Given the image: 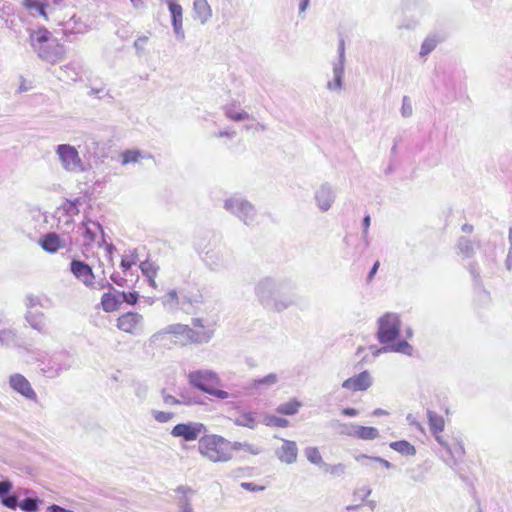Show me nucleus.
<instances>
[{
	"instance_id": "f257e3e1",
	"label": "nucleus",
	"mask_w": 512,
	"mask_h": 512,
	"mask_svg": "<svg viewBox=\"0 0 512 512\" xmlns=\"http://www.w3.org/2000/svg\"><path fill=\"white\" fill-rule=\"evenodd\" d=\"M259 303L268 311L282 312L295 304L292 293L285 292V284L273 277L261 278L254 287Z\"/></svg>"
},
{
	"instance_id": "f03ea898",
	"label": "nucleus",
	"mask_w": 512,
	"mask_h": 512,
	"mask_svg": "<svg viewBox=\"0 0 512 512\" xmlns=\"http://www.w3.org/2000/svg\"><path fill=\"white\" fill-rule=\"evenodd\" d=\"M377 339L384 346L377 350L379 353H402L408 356L412 355L413 348L406 340H395L400 335L401 322L400 318L395 313H386L381 316L377 321Z\"/></svg>"
},
{
	"instance_id": "7ed1b4c3",
	"label": "nucleus",
	"mask_w": 512,
	"mask_h": 512,
	"mask_svg": "<svg viewBox=\"0 0 512 512\" xmlns=\"http://www.w3.org/2000/svg\"><path fill=\"white\" fill-rule=\"evenodd\" d=\"M29 43L40 59L51 64L62 60L65 53L64 46L46 28L31 31Z\"/></svg>"
},
{
	"instance_id": "20e7f679",
	"label": "nucleus",
	"mask_w": 512,
	"mask_h": 512,
	"mask_svg": "<svg viewBox=\"0 0 512 512\" xmlns=\"http://www.w3.org/2000/svg\"><path fill=\"white\" fill-rule=\"evenodd\" d=\"M199 453L211 462H228L233 458L231 442L219 435H205L199 439Z\"/></svg>"
},
{
	"instance_id": "39448f33",
	"label": "nucleus",
	"mask_w": 512,
	"mask_h": 512,
	"mask_svg": "<svg viewBox=\"0 0 512 512\" xmlns=\"http://www.w3.org/2000/svg\"><path fill=\"white\" fill-rule=\"evenodd\" d=\"M13 483L9 479L0 481V503L3 507L15 510L19 507L23 512H38L42 502L36 497H27L19 501V497L12 493Z\"/></svg>"
},
{
	"instance_id": "423d86ee",
	"label": "nucleus",
	"mask_w": 512,
	"mask_h": 512,
	"mask_svg": "<svg viewBox=\"0 0 512 512\" xmlns=\"http://www.w3.org/2000/svg\"><path fill=\"white\" fill-rule=\"evenodd\" d=\"M224 209L237 217L247 226L257 224V211L255 206L239 195H233L224 202Z\"/></svg>"
},
{
	"instance_id": "0eeeda50",
	"label": "nucleus",
	"mask_w": 512,
	"mask_h": 512,
	"mask_svg": "<svg viewBox=\"0 0 512 512\" xmlns=\"http://www.w3.org/2000/svg\"><path fill=\"white\" fill-rule=\"evenodd\" d=\"M76 364L74 356L67 351L54 353L47 361L40 363L41 373L49 379L59 377L63 372L70 370Z\"/></svg>"
},
{
	"instance_id": "6e6552de",
	"label": "nucleus",
	"mask_w": 512,
	"mask_h": 512,
	"mask_svg": "<svg viewBox=\"0 0 512 512\" xmlns=\"http://www.w3.org/2000/svg\"><path fill=\"white\" fill-rule=\"evenodd\" d=\"M55 154L62 169L68 173H82L86 167L75 146L59 144L55 147Z\"/></svg>"
},
{
	"instance_id": "1a4fd4ad",
	"label": "nucleus",
	"mask_w": 512,
	"mask_h": 512,
	"mask_svg": "<svg viewBox=\"0 0 512 512\" xmlns=\"http://www.w3.org/2000/svg\"><path fill=\"white\" fill-rule=\"evenodd\" d=\"M168 334L175 336L178 341L184 345L192 343V336L194 335L193 329L191 327L185 324L177 323L168 325L165 329L154 333L150 337L149 342L151 345L161 343L165 340Z\"/></svg>"
},
{
	"instance_id": "9d476101",
	"label": "nucleus",
	"mask_w": 512,
	"mask_h": 512,
	"mask_svg": "<svg viewBox=\"0 0 512 512\" xmlns=\"http://www.w3.org/2000/svg\"><path fill=\"white\" fill-rule=\"evenodd\" d=\"M199 255L208 270L215 273L226 271L230 267L228 257L217 247L199 251Z\"/></svg>"
},
{
	"instance_id": "9b49d317",
	"label": "nucleus",
	"mask_w": 512,
	"mask_h": 512,
	"mask_svg": "<svg viewBox=\"0 0 512 512\" xmlns=\"http://www.w3.org/2000/svg\"><path fill=\"white\" fill-rule=\"evenodd\" d=\"M189 384L204 392L207 393L208 390L215 385L220 383V378L218 374L209 369H199L194 370L188 373L187 375Z\"/></svg>"
},
{
	"instance_id": "f8f14e48",
	"label": "nucleus",
	"mask_w": 512,
	"mask_h": 512,
	"mask_svg": "<svg viewBox=\"0 0 512 512\" xmlns=\"http://www.w3.org/2000/svg\"><path fill=\"white\" fill-rule=\"evenodd\" d=\"M333 80L328 81L326 88L332 92H339L343 88L344 66H345V42L340 40L338 45V60L332 65Z\"/></svg>"
},
{
	"instance_id": "ddd939ff",
	"label": "nucleus",
	"mask_w": 512,
	"mask_h": 512,
	"mask_svg": "<svg viewBox=\"0 0 512 512\" xmlns=\"http://www.w3.org/2000/svg\"><path fill=\"white\" fill-rule=\"evenodd\" d=\"M206 431L205 425L200 422H187L175 425L171 430V435L182 438L186 442H192L197 440Z\"/></svg>"
},
{
	"instance_id": "4468645a",
	"label": "nucleus",
	"mask_w": 512,
	"mask_h": 512,
	"mask_svg": "<svg viewBox=\"0 0 512 512\" xmlns=\"http://www.w3.org/2000/svg\"><path fill=\"white\" fill-rule=\"evenodd\" d=\"M117 328L131 335H139L143 331L144 317L137 312H127L117 319Z\"/></svg>"
},
{
	"instance_id": "2eb2a0df",
	"label": "nucleus",
	"mask_w": 512,
	"mask_h": 512,
	"mask_svg": "<svg viewBox=\"0 0 512 512\" xmlns=\"http://www.w3.org/2000/svg\"><path fill=\"white\" fill-rule=\"evenodd\" d=\"M8 383L10 388L16 393L20 394L23 398L28 401L37 403V393L25 376L20 373L11 374L9 376Z\"/></svg>"
},
{
	"instance_id": "dca6fc26",
	"label": "nucleus",
	"mask_w": 512,
	"mask_h": 512,
	"mask_svg": "<svg viewBox=\"0 0 512 512\" xmlns=\"http://www.w3.org/2000/svg\"><path fill=\"white\" fill-rule=\"evenodd\" d=\"M314 199L319 210L327 212L335 202L336 191L331 184L322 183L315 191Z\"/></svg>"
},
{
	"instance_id": "f3484780",
	"label": "nucleus",
	"mask_w": 512,
	"mask_h": 512,
	"mask_svg": "<svg viewBox=\"0 0 512 512\" xmlns=\"http://www.w3.org/2000/svg\"><path fill=\"white\" fill-rule=\"evenodd\" d=\"M169 12L171 14V23L173 31L178 40L183 41L185 39V32L183 29V9L176 0H166Z\"/></svg>"
},
{
	"instance_id": "a211bd4d",
	"label": "nucleus",
	"mask_w": 512,
	"mask_h": 512,
	"mask_svg": "<svg viewBox=\"0 0 512 512\" xmlns=\"http://www.w3.org/2000/svg\"><path fill=\"white\" fill-rule=\"evenodd\" d=\"M176 503L179 512H195L193 509V498L196 491L187 485H180L175 489Z\"/></svg>"
},
{
	"instance_id": "6ab92c4d",
	"label": "nucleus",
	"mask_w": 512,
	"mask_h": 512,
	"mask_svg": "<svg viewBox=\"0 0 512 512\" xmlns=\"http://www.w3.org/2000/svg\"><path fill=\"white\" fill-rule=\"evenodd\" d=\"M70 271L85 286L92 285V280L95 279L92 268L81 260H72L70 263Z\"/></svg>"
},
{
	"instance_id": "aec40b11",
	"label": "nucleus",
	"mask_w": 512,
	"mask_h": 512,
	"mask_svg": "<svg viewBox=\"0 0 512 512\" xmlns=\"http://www.w3.org/2000/svg\"><path fill=\"white\" fill-rule=\"evenodd\" d=\"M372 385V378L368 371H363L342 383L344 389L357 392L365 391Z\"/></svg>"
},
{
	"instance_id": "412c9836",
	"label": "nucleus",
	"mask_w": 512,
	"mask_h": 512,
	"mask_svg": "<svg viewBox=\"0 0 512 512\" xmlns=\"http://www.w3.org/2000/svg\"><path fill=\"white\" fill-rule=\"evenodd\" d=\"M281 447L275 451L276 457L285 464H293L297 461L298 447L296 442L291 440L282 439Z\"/></svg>"
},
{
	"instance_id": "4be33fe9",
	"label": "nucleus",
	"mask_w": 512,
	"mask_h": 512,
	"mask_svg": "<svg viewBox=\"0 0 512 512\" xmlns=\"http://www.w3.org/2000/svg\"><path fill=\"white\" fill-rule=\"evenodd\" d=\"M426 414H427L428 425H429L430 431H431L432 435L435 437V440L440 445H446V441L444 440L443 436L441 435V433L443 432L444 427H445L444 418L430 409L427 410Z\"/></svg>"
},
{
	"instance_id": "5701e85b",
	"label": "nucleus",
	"mask_w": 512,
	"mask_h": 512,
	"mask_svg": "<svg viewBox=\"0 0 512 512\" xmlns=\"http://www.w3.org/2000/svg\"><path fill=\"white\" fill-rule=\"evenodd\" d=\"M17 343V330L9 324V321L6 318L0 317V345L11 347Z\"/></svg>"
},
{
	"instance_id": "b1692460",
	"label": "nucleus",
	"mask_w": 512,
	"mask_h": 512,
	"mask_svg": "<svg viewBox=\"0 0 512 512\" xmlns=\"http://www.w3.org/2000/svg\"><path fill=\"white\" fill-rule=\"evenodd\" d=\"M39 245L48 253H56L66 247V242L56 233L50 232L40 238Z\"/></svg>"
},
{
	"instance_id": "393cba45",
	"label": "nucleus",
	"mask_w": 512,
	"mask_h": 512,
	"mask_svg": "<svg viewBox=\"0 0 512 512\" xmlns=\"http://www.w3.org/2000/svg\"><path fill=\"white\" fill-rule=\"evenodd\" d=\"M480 243L474 242L467 237H459L456 243L457 254L463 259H471L474 257L476 250L479 249Z\"/></svg>"
},
{
	"instance_id": "a878e982",
	"label": "nucleus",
	"mask_w": 512,
	"mask_h": 512,
	"mask_svg": "<svg viewBox=\"0 0 512 512\" xmlns=\"http://www.w3.org/2000/svg\"><path fill=\"white\" fill-rule=\"evenodd\" d=\"M80 229L83 230L84 246H90L93 244L96 241L98 234L103 235L102 226L95 221L88 220L83 222Z\"/></svg>"
},
{
	"instance_id": "bb28decb",
	"label": "nucleus",
	"mask_w": 512,
	"mask_h": 512,
	"mask_svg": "<svg viewBox=\"0 0 512 512\" xmlns=\"http://www.w3.org/2000/svg\"><path fill=\"white\" fill-rule=\"evenodd\" d=\"M122 304L121 293L117 289L104 293L101 297V305L105 312L117 311Z\"/></svg>"
},
{
	"instance_id": "cd10ccee",
	"label": "nucleus",
	"mask_w": 512,
	"mask_h": 512,
	"mask_svg": "<svg viewBox=\"0 0 512 512\" xmlns=\"http://www.w3.org/2000/svg\"><path fill=\"white\" fill-rule=\"evenodd\" d=\"M194 18L199 20L201 24H206L212 17V8L207 0L193 1Z\"/></svg>"
},
{
	"instance_id": "c85d7f7f",
	"label": "nucleus",
	"mask_w": 512,
	"mask_h": 512,
	"mask_svg": "<svg viewBox=\"0 0 512 512\" xmlns=\"http://www.w3.org/2000/svg\"><path fill=\"white\" fill-rule=\"evenodd\" d=\"M25 320L30 325L31 328L37 330L42 334L48 333V328L46 325L45 316L42 312H31L28 311L25 314Z\"/></svg>"
},
{
	"instance_id": "c756f323",
	"label": "nucleus",
	"mask_w": 512,
	"mask_h": 512,
	"mask_svg": "<svg viewBox=\"0 0 512 512\" xmlns=\"http://www.w3.org/2000/svg\"><path fill=\"white\" fill-rule=\"evenodd\" d=\"M237 106L238 104L236 102L223 106V112L226 118L234 122H240L251 118V116L246 111L237 109Z\"/></svg>"
},
{
	"instance_id": "7c9ffc66",
	"label": "nucleus",
	"mask_w": 512,
	"mask_h": 512,
	"mask_svg": "<svg viewBox=\"0 0 512 512\" xmlns=\"http://www.w3.org/2000/svg\"><path fill=\"white\" fill-rule=\"evenodd\" d=\"M446 452L450 455V458L446 460V464L450 467H454L458 461H460L464 454L465 449L462 442H457V444L454 447H451L447 442L446 445H441Z\"/></svg>"
},
{
	"instance_id": "2f4dec72",
	"label": "nucleus",
	"mask_w": 512,
	"mask_h": 512,
	"mask_svg": "<svg viewBox=\"0 0 512 512\" xmlns=\"http://www.w3.org/2000/svg\"><path fill=\"white\" fill-rule=\"evenodd\" d=\"M278 382V376L275 373H270L263 378L254 379L252 382L246 387V389H261V388H269L274 386Z\"/></svg>"
},
{
	"instance_id": "473e14b6",
	"label": "nucleus",
	"mask_w": 512,
	"mask_h": 512,
	"mask_svg": "<svg viewBox=\"0 0 512 512\" xmlns=\"http://www.w3.org/2000/svg\"><path fill=\"white\" fill-rule=\"evenodd\" d=\"M161 300L164 308L169 311L180 309L181 299L176 290H170Z\"/></svg>"
},
{
	"instance_id": "72a5a7b5",
	"label": "nucleus",
	"mask_w": 512,
	"mask_h": 512,
	"mask_svg": "<svg viewBox=\"0 0 512 512\" xmlns=\"http://www.w3.org/2000/svg\"><path fill=\"white\" fill-rule=\"evenodd\" d=\"M234 423L237 426L254 429L257 426L255 413L253 412H241L235 419Z\"/></svg>"
},
{
	"instance_id": "f704fd0d",
	"label": "nucleus",
	"mask_w": 512,
	"mask_h": 512,
	"mask_svg": "<svg viewBox=\"0 0 512 512\" xmlns=\"http://www.w3.org/2000/svg\"><path fill=\"white\" fill-rule=\"evenodd\" d=\"M243 450L251 455H259L263 452V449L255 444L249 443V442H232L231 443V453L233 451H240Z\"/></svg>"
},
{
	"instance_id": "c9c22d12",
	"label": "nucleus",
	"mask_w": 512,
	"mask_h": 512,
	"mask_svg": "<svg viewBox=\"0 0 512 512\" xmlns=\"http://www.w3.org/2000/svg\"><path fill=\"white\" fill-rule=\"evenodd\" d=\"M389 446L402 455L414 456L416 454L415 447L406 440L391 442Z\"/></svg>"
},
{
	"instance_id": "e433bc0d",
	"label": "nucleus",
	"mask_w": 512,
	"mask_h": 512,
	"mask_svg": "<svg viewBox=\"0 0 512 512\" xmlns=\"http://www.w3.org/2000/svg\"><path fill=\"white\" fill-rule=\"evenodd\" d=\"M192 343L196 344H204L208 343L213 335L214 330L211 327H206L204 329L197 328V330L193 329Z\"/></svg>"
},
{
	"instance_id": "4c0bfd02",
	"label": "nucleus",
	"mask_w": 512,
	"mask_h": 512,
	"mask_svg": "<svg viewBox=\"0 0 512 512\" xmlns=\"http://www.w3.org/2000/svg\"><path fill=\"white\" fill-rule=\"evenodd\" d=\"M355 460L365 466H369V462H376L381 464L386 469H391L393 467L389 461L378 456H368L366 454H361L356 456Z\"/></svg>"
},
{
	"instance_id": "58836bf2",
	"label": "nucleus",
	"mask_w": 512,
	"mask_h": 512,
	"mask_svg": "<svg viewBox=\"0 0 512 512\" xmlns=\"http://www.w3.org/2000/svg\"><path fill=\"white\" fill-rule=\"evenodd\" d=\"M302 406L301 402L296 399L280 404L277 407V412L282 415H295L299 408Z\"/></svg>"
},
{
	"instance_id": "ea45409f",
	"label": "nucleus",
	"mask_w": 512,
	"mask_h": 512,
	"mask_svg": "<svg viewBox=\"0 0 512 512\" xmlns=\"http://www.w3.org/2000/svg\"><path fill=\"white\" fill-rule=\"evenodd\" d=\"M145 156L140 150L134 149V150H126L122 152L121 154V164L122 165H128V164H135L138 163L141 159H143Z\"/></svg>"
},
{
	"instance_id": "a19ab883",
	"label": "nucleus",
	"mask_w": 512,
	"mask_h": 512,
	"mask_svg": "<svg viewBox=\"0 0 512 512\" xmlns=\"http://www.w3.org/2000/svg\"><path fill=\"white\" fill-rule=\"evenodd\" d=\"M57 77L64 81H76L78 79V72L73 64H67L59 68Z\"/></svg>"
},
{
	"instance_id": "79ce46f5",
	"label": "nucleus",
	"mask_w": 512,
	"mask_h": 512,
	"mask_svg": "<svg viewBox=\"0 0 512 512\" xmlns=\"http://www.w3.org/2000/svg\"><path fill=\"white\" fill-rule=\"evenodd\" d=\"M379 436V431L375 427L357 426L356 437L361 440H374Z\"/></svg>"
},
{
	"instance_id": "37998d69",
	"label": "nucleus",
	"mask_w": 512,
	"mask_h": 512,
	"mask_svg": "<svg viewBox=\"0 0 512 512\" xmlns=\"http://www.w3.org/2000/svg\"><path fill=\"white\" fill-rule=\"evenodd\" d=\"M357 426L358 424L354 423H334V427L338 429L339 434L351 437H356Z\"/></svg>"
},
{
	"instance_id": "c03bdc74",
	"label": "nucleus",
	"mask_w": 512,
	"mask_h": 512,
	"mask_svg": "<svg viewBox=\"0 0 512 512\" xmlns=\"http://www.w3.org/2000/svg\"><path fill=\"white\" fill-rule=\"evenodd\" d=\"M305 456L309 462L315 465L323 466V458L320 455V452L317 447H307L304 450Z\"/></svg>"
},
{
	"instance_id": "a18cd8bd",
	"label": "nucleus",
	"mask_w": 512,
	"mask_h": 512,
	"mask_svg": "<svg viewBox=\"0 0 512 512\" xmlns=\"http://www.w3.org/2000/svg\"><path fill=\"white\" fill-rule=\"evenodd\" d=\"M23 5L29 11H36L39 15L47 18L45 7L46 5L38 0H23Z\"/></svg>"
},
{
	"instance_id": "49530a36",
	"label": "nucleus",
	"mask_w": 512,
	"mask_h": 512,
	"mask_svg": "<svg viewBox=\"0 0 512 512\" xmlns=\"http://www.w3.org/2000/svg\"><path fill=\"white\" fill-rule=\"evenodd\" d=\"M161 395L163 403L166 406L188 405L190 403L184 397L176 398L175 396L168 394L165 389L161 391Z\"/></svg>"
},
{
	"instance_id": "de8ad7c7",
	"label": "nucleus",
	"mask_w": 512,
	"mask_h": 512,
	"mask_svg": "<svg viewBox=\"0 0 512 512\" xmlns=\"http://www.w3.org/2000/svg\"><path fill=\"white\" fill-rule=\"evenodd\" d=\"M264 423L267 426H273V427H287L289 424V421L282 417H277L274 415H267L264 418Z\"/></svg>"
},
{
	"instance_id": "09e8293b",
	"label": "nucleus",
	"mask_w": 512,
	"mask_h": 512,
	"mask_svg": "<svg viewBox=\"0 0 512 512\" xmlns=\"http://www.w3.org/2000/svg\"><path fill=\"white\" fill-rule=\"evenodd\" d=\"M207 394L213 396V397H216L218 399H221V400H225V399H228L230 397H233V398H237L240 396V392H233V393H229L227 391H224V390H221V389H216L214 388V386H212Z\"/></svg>"
},
{
	"instance_id": "8fccbe9b",
	"label": "nucleus",
	"mask_w": 512,
	"mask_h": 512,
	"mask_svg": "<svg viewBox=\"0 0 512 512\" xmlns=\"http://www.w3.org/2000/svg\"><path fill=\"white\" fill-rule=\"evenodd\" d=\"M410 479L416 483H422L426 479V470L421 466H417L408 470Z\"/></svg>"
},
{
	"instance_id": "3c124183",
	"label": "nucleus",
	"mask_w": 512,
	"mask_h": 512,
	"mask_svg": "<svg viewBox=\"0 0 512 512\" xmlns=\"http://www.w3.org/2000/svg\"><path fill=\"white\" fill-rule=\"evenodd\" d=\"M436 46H437V41L435 38H433V37L426 38L421 45L420 55L421 56L428 55L436 48Z\"/></svg>"
},
{
	"instance_id": "603ef678",
	"label": "nucleus",
	"mask_w": 512,
	"mask_h": 512,
	"mask_svg": "<svg viewBox=\"0 0 512 512\" xmlns=\"http://www.w3.org/2000/svg\"><path fill=\"white\" fill-rule=\"evenodd\" d=\"M180 299H181L180 309L184 310V311H187V306H193V305L200 303V300L198 299L197 296H192V295H188V294L181 293Z\"/></svg>"
},
{
	"instance_id": "864d4df0",
	"label": "nucleus",
	"mask_w": 512,
	"mask_h": 512,
	"mask_svg": "<svg viewBox=\"0 0 512 512\" xmlns=\"http://www.w3.org/2000/svg\"><path fill=\"white\" fill-rule=\"evenodd\" d=\"M140 268L142 273L146 277H156L158 267L154 265V263L149 261H144L140 264Z\"/></svg>"
},
{
	"instance_id": "5fc2aeb1",
	"label": "nucleus",
	"mask_w": 512,
	"mask_h": 512,
	"mask_svg": "<svg viewBox=\"0 0 512 512\" xmlns=\"http://www.w3.org/2000/svg\"><path fill=\"white\" fill-rule=\"evenodd\" d=\"M152 416L158 423H167L173 419L174 413L164 412L159 410H152Z\"/></svg>"
},
{
	"instance_id": "6e6d98bb",
	"label": "nucleus",
	"mask_w": 512,
	"mask_h": 512,
	"mask_svg": "<svg viewBox=\"0 0 512 512\" xmlns=\"http://www.w3.org/2000/svg\"><path fill=\"white\" fill-rule=\"evenodd\" d=\"M323 467L325 468L326 472H329L332 475L338 476V477L342 476L345 473V470H346V466L344 464H342V463H338V464H335V465H330V464L324 463Z\"/></svg>"
},
{
	"instance_id": "4d7b16f0",
	"label": "nucleus",
	"mask_w": 512,
	"mask_h": 512,
	"mask_svg": "<svg viewBox=\"0 0 512 512\" xmlns=\"http://www.w3.org/2000/svg\"><path fill=\"white\" fill-rule=\"evenodd\" d=\"M122 303L125 302L129 305H135L138 302L139 294L137 292H124L120 291Z\"/></svg>"
},
{
	"instance_id": "13d9d810",
	"label": "nucleus",
	"mask_w": 512,
	"mask_h": 512,
	"mask_svg": "<svg viewBox=\"0 0 512 512\" xmlns=\"http://www.w3.org/2000/svg\"><path fill=\"white\" fill-rule=\"evenodd\" d=\"M413 108L408 96H404L402 99L401 115L408 118L412 115Z\"/></svg>"
},
{
	"instance_id": "bf43d9fd",
	"label": "nucleus",
	"mask_w": 512,
	"mask_h": 512,
	"mask_svg": "<svg viewBox=\"0 0 512 512\" xmlns=\"http://www.w3.org/2000/svg\"><path fill=\"white\" fill-rule=\"evenodd\" d=\"M88 94L98 99H112V96L104 88H91Z\"/></svg>"
},
{
	"instance_id": "052dcab7",
	"label": "nucleus",
	"mask_w": 512,
	"mask_h": 512,
	"mask_svg": "<svg viewBox=\"0 0 512 512\" xmlns=\"http://www.w3.org/2000/svg\"><path fill=\"white\" fill-rule=\"evenodd\" d=\"M86 287L91 288V289H96V290H102V289L108 288L109 291L114 289L112 284H110L108 281H106L104 279L97 281V282L94 279V280H92V285H87Z\"/></svg>"
},
{
	"instance_id": "680f3d73",
	"label": "nucleus",
	"mask_w": 512,
	"mask_h": 512,
	"mask_svg": "<svg viewBox=\"0 0 512 512\" xmlns=\"http://www.w3.org/2000/svg\"><path fill=\"white\" fill-rule=\"evenodd\" d=\"M370 223H371L370 215H366L362 221V226H363L362 234H363V239L366 242V245H368V230L370 227Z\"/></svg>"
},
{
	"instance_id": "e2e57ef3",
	"label": "nucleus",
	"mask_w": 512,
	"mask_h": 512,
	"mask_svg": "<svg viewBox=\"0 0 512 512\" xmlns=\"http://www.w3.org/2000/svg\"><path fill=\"white\" fill-rule=\"evenodd\" d=\"M25 305L28 308L36 307V306L40 305V299H39V297H37L33 294H29L25 297Z\"/></svg>"
},
{
	"instance_id": "0e129e2a",
	"label": "nucleus",
	"mask_w": 512,
	"mask_h": 512,
	"mask_svg": "<svg viewBox=\"0 0 512 512\" xmlns=\"http://www.w3.org/2000/svg\"><path fill=\"white\" fill-rule=\"evenodd\" d=\"M63 210L66 212V214L70 217L74 216V215H78L79 214V208L78 207H74L71 203H69L68 201H66L64 204H63Z\"/></svg>"
},
{
	"instance_id": "69168bd1",
	"label": "nucleus",
	"mask_w": 512,
	"mask_h": 512,
	"mask_svg": "<svg viewBox=\"0 0 512 512\" xmlns=\"http://www.w3.org/2000/svg\"><path fill=\"white\" fill-rule=\"evenodd\" d=\"M406 420L409 425L416 427L421 432H424L422 424L419 421H417L414 415L408 414Z\"/></svg>"
},
{
	"instance_id": "338daca9",
	"label": "nucleus",
	"mask_w": 512,
	"mask_h": 512,
	"mask_svg": "<svg viewBox=\"0 0 512 512\" xmlns=\"http://www.w3.org/2000/svg\"><path fill=\"white\" fill-rule=\"evenodd\" d=\"M504 264H505V268L508 271H512V248L508 249V253H507Z\"/></svg>"
},
{
	"instance_id": "774afa93",
	"label": "nucleus",
	"mask_w": 512,
	"mask_h": 512,
	"mask_svg": "<svg viewBox=\"0 0 512 512\" xmlns=\"http://www.w3.org/2000/svg\"><path fill=\"white\" fill-rule=\"evenodd\" d=\"M48 512H74L73 510L65 509L59 505L53 504L48 507Z\"/></svg>"
}]
</instances>
